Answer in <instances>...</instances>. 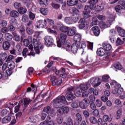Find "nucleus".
I'll use <instances>...</instances> for the list:
<instances>
[{
    "mask_svg": "<svg viewBox=\"0 0 125 125\" xmlns=\"http://www.w3.org/2000/svg\"><path fill=\"white\" fill-rule=\"evenodd\" d=\"M91 30L94 36H96V37H98V36H99V35L100 34V30L99 29V28H98V26H93Z\"/></svg>",
    "mask_w": 125,
    "mask_h": 125,
    "instance_id": "obj_16",
    "label": "nucleus"
},
{
    "mask_svg": "<svg viewBox=\"0 0 125 125\" xmlns=\"http://www.w3.org/2000/svg\"><path fill=\"white\" fill-rule=\"evenodd\" d=\"M103 120L104 122H109L110 123L112 122V119L111 117H109V116H108L107 115H105L103 116Z\"/></svg>",
    "mask_w": 125,
    "mask_h": 125,
    "instance_id": "obj_33",
    "label": "nucleus"
},
{
    "mask_svg": "<svg viewBox=\"0 0 125 125\" xmlns=\"http://www.w3.org/2000/svg\"><path fill=\"white\" fill-rule=\"evenodd\" d=\"M18 11L20 14H24V13H26L27 12V9L26 8H23V7H21L19 10Z\"/></svg>",
    "mask_w": 125,
    "mask_h": 125,
    "instance_id": "obj_41",
    "label": "nucleus"
},
{
    "mask_svg": "<svg viewBox=\"0 0 125 125\" xmlns=\"http://www.w3.org/2000/svg\"><path fill=\"white\" fill-rule=\"evenodd\" d=\"M22 6L21 3L19 2H16L14 3V7L15 9H18V10Z\"/></svg>",
    "mask_w": 125,
    "mask_h": 125,
    "instance_id": "obj_40",
    "label": "nucleus"
},
{
    "mask_svg": "<svg viewBox=\"0 0 125 125\" xmlns=\"http://www.w3.org/2000/svg\"><path fill=\"white\" fill-rule=\"evenodd\" d=\"M39 118L40 117H39V116H35L33 117H31L30 119L31 120L32 122H33V123H36L37 121H39Z\"/></svg>",
    "mask_w": 125,
    "mask_h": 125,
    "instance_id": "obj_47",
    "label": "nucleus"
},
{
    "mask_svg": "<svg viewBox=\"0 0 125 125\" xmlns=\"http://www.w3.org/2000/svg\"><path fill=\"white\" fill-rule=\"evenodd\" d=\"M76 119L78 122H82V115L80 113H77L76 114Z\"/></svg>",
    "mask_w": 125,
    "mask_h": 125,
    "instance_id": "obj_60",
    "label": "nucleus"
},
{
    "mask_svg": "<svg viewBox=\"0 0 125 125\" xmlns=\"http://www.w3.org/2000/svg\"><path fill=\"white\" fill-rule=\"evenodd\" d=\"M32 43L34 46L35 51L37 54H40L41 52V51H40V49H42V48H43V45L36 39L33 40Z\"/></svg>",
    "mask_w": 125,
    "mask_h": 125,
    "instance_id": "obj_5",
    "label": "nucleus"
},
{
    "mask_svg": "<svg viewBox=\"0 0 125 125\" xmlns=\"http://www.w3.org/2000/svg\"><path fill=\"white\" fill-rule=\"evenodd\" d=\"M66 99L68 101L73 100V99H75V96L73 93H67V95L66 96Z\"/></svg>",
    "mask_w": 125,
    "mask_h": 125,
    "instance_id": "obj_31",
    "label": "nucleus"
},
{
    "mask_svg": "<svg viewBox=\"0 0 125 125\" xmlns=\"http://www.w3.org/2000/svg\"><path fill=\"white\" fill-rule=\"evenodd\" d=\"M42 33V31H36L34 33V37L35 38H39L40 37V35Z\"/></svg>",
    "mask_w": 125,
    "mask_h": 125,
    "instance_id": "obj_63",
    "label": "nucleus"
},
{
    "mask_svg": "<svg viewBox=\"0 0 125 125\" xmlns=\"http://www.w3.org/2000/svg\"><path fill=\"white\" fill-rule=\"evenodd\" d=\"M122 9H124V8L121 7V5H117L115 7V10L116 12H120Z\"/></svg>",
    "mask_w": 125,
    "mask_h": 125,
    "instance_id": "obj_54",
    "label": "nucleus"
},
{
    "mask_svg": "<svg viewBox=\"0 0 125 125\" xmlns=\"http://www.w3.org/2000/svg\"><path fill=\"white\" fill-rule=\"evenodd\" d=\"M11 121V118L9 116H7L4 117L2 120V124H7V123H9Z\"/></svg>",
    "mask_w": 125,
    "mask_h": 125,
    "instance_id": "obj_29",
    "label": "nucleus"
},
{
    "mask_svg": "<svg viewBox=\"0 0 125 125\" xmlns=\"http://www.w3.org/2000/svg\"><path fill=\"white\" fill-rule=\"evenodd\" d=\"M97 54L99 56H103V55L106 54V51L104 48H100L99 49H98L97 51Z\"/></svg>",
    "mask_w": 125,
    "mask_h": 125,
    "instance_id": "obj_20",
    "label": "nucleus"
},
{
    "mask_svg": "<svg viewBox=\"0 0 125 125\" xmlns=\"http://www.w3.org/2000/svg\"><path fill=\"white\" fill-rule=\"evenodd\" d=\"M103 47L104 51H110L112 49V45L109 43H103Z\"/></svg>",
    "mask_w": 125,
    "mask_h": 125,
    "instance_id": "obj_18",
    "label": "nucleus"
},
{
    "mask_svg": "<svg viewBox=\"0 0 125 125\" xmlns=\"http://www.w3.org/2000/svg\"><path fill=\"white\" fill-rule=\"evenodd\" d=\"M57 27L62 33H67L69 29V27L64 25L61 22L57 23Z\"/></svg>",
    "mask_w": 125,
    "mask_h": 125,
    "instance_id": "obj_10",
    "label": "nucleus"
},
{
    "mask_svg": "<svg viewBox=\"0 0 125 125\" xmlns=\"http://www.w3.org/2000/svg\"><path fill=\"white\" fill-rule=\"evenodd\" d=\"M15 57L13 56L12 55H10L7 57L6 62H8L11 61V60H13Z\"/></svg>",
    "mask_w": 125,
    "mask_h": 125,
    "instance_id": "obj_56",
    "label": "nucleus"
},
{
    "mask_svg": "<svg viewBox=\"0 0 125 125\" xmlns=\"http://www.w3.org/2000/svg\"><path fill=\"white\" fill-rule=\"evenodd\" d=\"M31 103V101L30 99H28L27 98H24L23 99V105L24 107H28V105Z\"/></svg>",
    "mask_w": 125,
    "mask_h": 125,
    "instance_id": "obj_37",
    "label": "nucleus"
},
{
    "mask_svg": "<svg viewBox=\"0 0 125 125\" xmlns=\"http://www.w3.org/2000/svg\"><path fill=\"white\" fill-rule=\"evenodd\" d=\"M69 111H70L69 107L66 106L64 108L62 107L58 109L57 113L58 115L61 116V115H63V114H67V113H69Z\"/></svg>",
    "mask_w": 125,
    "mask_h": 125,
    "instance_id": "obj_12",
    "label": "nucleus"
},
{
    "mask_svg": "<svg viewBox=\"0 0 125 125\" xmlns=\"http://www.w3.org/2000/svg\"><path fill=\"white\" fill-rule=\"evenodd\" d=\"M67 35L66 34H61L59 36V41H57V45L58 47H63L66 49V51H69L70 49V45L65 43Z\"/></svg>",
    "mask_w": 125,
    "mask_h": 125,
    "instance_id": "obj_1",
    "label": "nucleus"
},
{
    "mask_svg": "<svg viewBox=\"0 0 125 125\" xmlns=\"http://www.w3.org/2000/svg\"><path fill=\"white\" fill-rule=\"evenodd\" d=\"M89 121L90 123L93 125H95L97 123V120H96V118L94 117H90Z\"/></svg>",
    "mask_w": 125,
    "mask_h": 125,
    "instance_id": "obj_42",
    "label": "nucleus"
},
{
    "mask_svg": "<svg viewBox=\"0 0 125 125\" xmlns=\"http://www.w3.org/2000/svg\"><path fill=\"white\" fill-rule=\"evenodd\" d=\"M122 110L119 109L117 111V115L116 116V119L117 120H119V119H120V118H121V116H122Z\"/></svg>",
    "mask_w": 125,
    "mask_h": 125,
    "instance_id": "obj_48",
    "label": "nucleus"
},
{
    "mask_svg": "<svg viewBox=\"0 0 125 125\" xmlns=\"http://www.w3.org/2000/svg\"><path fill=\"white\" fill-rule=\"evenodd\" d=\"M46 20H41L37 21L36 27L38 29H40V28H45V27H46Z\"/></svg>",
    "mask_w": 125,
    "mask_h": 125,
    "instance_id": "obj_11",
    "label": "nucleus"
},
{
    "mask_svg": "<svg viewBox=\"0 0 125 125\" xmlns=\"http://www.w3.org/2000/svg\"><path fill=\"white\" fill-rule=\"evenodd\" d=\"M76 31H77V28L75 27H72L71 28L68 27V29L66 32L67 36L69 37H73L76 34Z\"/></svg>",
    "mask_w": 125,
    "mask_h": 125,
    "instance_id": "obj_14",
    "label": "nucleus"
},
{
    "mask_svg": "<svg viewBox=\"0 0 125 125\" xmlns=\"http://www.w3.org/2000/svg\"><path fill=\"white\" fill-rule=\"evenodd\" d=\"M98 20L95 17L93 18L92 21L91 23V26H94V25H97V22Z\"/></svg>",
    "mask_w": 125,
    "mask_h": 125,
    "instance_id": "obj_51",
    "label": "nucleus"
},
{
    "mask_svg": "<svg viewBox=\"0 0 125 125\" xmlns=\"http://www.w3.org/2000/svg\"><path fill=\"white\" fill-rule=\"evenodd\" d=\"M29 17L31 20H34L35 19V15L33 13V12H29Z\"/></svg>",
    "mask_w": 125,
    "mask_h": 125,
    "instance_id": "obj_57",
    "label": "nucleus"
},
{
    "mask_svg": "<svg viewBox=\"0 0 125 125\" xmlns=\"http://www.w3.org/2000/svg\"><path fill=\"white\" fill-rule=\"evenodd\" d=\"M95 104L97 107H100L102 106V102L100 100H96Z\"/></svg>",
    "mask_w": 125,
    "mask_h": 125,
    "instance_id": "obj_52",
    "label": "nucleus"
},
{
    "mask_svg": "<svg viewBox=\"0 0 125 125\" xmlns=\"http://www.w3.org/2000/svg\"><path fill=\"white\" fill-rule=\"evenodd\" d=\"M19 30L20 31V33L21 34L22 36H25V28L22 26H20L19 27Z\"/></svg>",
    "mask_w": 125,
    "mask_h": 125,
    "instance_id": "obj_43",
    "label": "nucleus"
},
{
    "mask_svg": "<svg viewBox=\"0 0 125 125\" xmlns=\"http://www.w3.org/2000/svg\"><path fill=\"white\" fill-rule=\"evenodd\" d=\"M90 8L88 5H85L84 7V11H83V16L85 19L89 18L91 15H90Z\"/></svg>",
    "mask_w": 125,
    "mask_h": 125,
    "instance_id": "obj_7",
    "label": "nucleus"
},
{
    "mask_svg": "<svg viewBox=\"0 0 125 125\" xmlns=\"http://www.w3.org/2000/svg\"><path fill=\"white\" fill-rule=\"evenodd\" d=\"M7 25V21H6L3 20L0 21V25H1V27H6Z\"/></svg>",
    "mask_w": 125,
    "mask_h": 125,
    "instance_id": "obj_53",
    "label": "nucleus"
},
{
    "mask_svg": "<svg viewBox=\"0 0 125 125\" xmlns=\"http://www.w3.org/2000/svg\"><path fill=\"white\" fill-rule=\"evenodd\" d=\"M7 59V54L6 53H3L0 54V60L2 61H4Z\"/></svg>",
    "mask_w": 125,
    "mask_h": 125,
    "instance_id": "obj_34",
    "label": "nucleus"
},
{
    "mask_svg": "<svg viewBox=\"0 0 125 125\" xmlns=\"http://www.w3.org/2000/svg\"><path fill=\"white\" fill-rule=\"evenodd\" d=\"M85 47H86V44H85V42H82L81 44L74 43L72 44L71 46H70V50H71L72 53L75 54V53H77L78 49H83ZM70 50L67 51H70Z\"/></svg>",
    "mask_w": 125,
    "mask_h": 125,
    "instance_id": "obj_3",
    "label": "nucleus"
},
{
    "mask_svg": "<svg viewBox=\"0 0 125 125\" xmlns=\"http://www.w3.org/2000/svg\"><path fill=\"white\" fill-rule=\"evenodd\" d=\"M117 29L119 36L123 37H125V31L124 29H122L120 27H117Z\"/></svg>",
    "mask_w": 125,
    "mask_h": 125,
    "instance_id": "obj_25",
    "label": "nucleus"
},
{
    "mask_svg": "<svg viewBox=\"0 0 125 125\" xmlns=\"http://www.w3.org/2000/svg\"><path fill=\"white\" fill-rule=\"evenodd\" d=\"M83 114L86 119H87V118L89 117V113L86 110L83 111Z\"/></svg>",
    "mask_w": 125,
    "mask_h": 125,
    "instance_id": "obj_64",
    "label": "nucleus"
},
{
    "mask_svg": "<svg viewBox=\"0 0 125 125\" xmlns=\"http://www.w3.org/2000/svg\"><path fill=\"white\" fill-rule=\"evenodd\" d=\"M64 21L66 24H68V25H71V24H73L74 23V21H73V19L71 17H66L64 19Z\"/></svg>",
    "mask_w": 125,
    "mask_h": 125,
    "instance_id": "obj_24",
    "label": "nucleus"
},
{
    "mask_svg": "<svg viewBox=\"0 0 125 125\" xmlns=\"http://www.w3.org/2000/svg\"><path fill=\"white\" fill-rule=\"evenodd\" d=\"M51 112V108L50 106H46L43 109V112L46 113L47 114H50Z\"/></svg>",
    "mask_w": 125,
    "mask_h": 125,
    "instance_id": "obj_38",
    "label": "nucleus"
},
{
    "mask_svg": "<svg viewBox=\"0 0 125 125\" xmlns=\"http://www.w3.org/2000/svg\"><path fill=\"white\" fill-rule=\"evenodd\" d=\"M88 3L90 4L89 6H88L90 9L91 10L95 9L96 4L98 3V0H89Z\"/></svg>",
    "mask_w": 125,
    "mask_h": 125,
    "instance_id": "obj_13",
    "label": "nucleus"
},
{
    "mask_svg": "<svg viewBox=\"0 0 125 125\" xmlns=\"http://www.w3.org/2000/svg\"><path fill=\"white\" fill-rule=\"evenodd\" d=\"M13 39V36L10 33H6L5 34V39L6 41H8V42H10V41H12Z\"/></svg>",
    "mask_w": 125,
    "mask_h": 125,
    "instance_id": "obj_26",
    "label": "nucleus"
},
{
    "mask_svg": "<svg viewBox=\"0 0 125 125\" xmlns=\"http://www.w3.org/2000/svg\"><path fill=\"white\" fill-rule=\"evenodd\" d=\"M110 18L111 20H109L106 22V23L102 21L100 23L99 26L101 29H105L106 28H108L112 25V23H113V21H115V18H116V16L115 15L111 14L110 16Z\"/></svg>",
    "mask_w": 125,
    "mask_h": 125,
    "instance_id": "obj_4",
    "label": "nucleus"
},
{
    "mask_svg": "<svg viewBox=\"0 0 125 125\" xmlns=\"http://www.w3.org/2000/svg\"><path fill=\"white\" fill-rule=\"evenodd\" d=\"M26 32L28 35H33V33H34V30L27 27L26 29Z\"/></svg>",
    "mask_w": 125,
    "mask_h": 125,
    "instance_id": "obj_49",
    "label": "nucleus"
},
{
    "mask_svg": "<svg viewBox=\"0 0 125 125\" xmlns=\"http://www.w3.org/2000/svg\"><path fill=\"white\" fill-rule=\"evenodd\" d=\"M57 122L59 125H61L62 123H63V117H60L57 118Z\"/></svg>",
    "mask_w": 125,
    "mask_h": 125,
    "instance_id": "obj_61",
    "label": "nucleus"
},
{
    "mask_svg": "<svg viewBox=\"0 0 125 125\" xmlns=\"http://www.w3.org/2000/svg\"><path fill=\"white\" fill-rule=\"evenodd\" d=\"M7 65L8 69H10L11 70H13L15 68V62L13 61L8 62Z\"/></svg>",
    "mask_w": 125,
    "mask_h": 125,
    "instance_id": "obj_28",
    "label": "nucleus"
},
{
    "mask_svg": "<svg viewBox=\"0 0 125 125\" xmlns=\"http://www.w3.org/2000/svg\"><path fill=\"white\" fill-rule=\"evenodd\" d=\"M109 79H110V77L109 75H104L102 76L103 81L104 82V83H107L109 82Z\"/></svg>",
    "mask_w": 125,
    "mask_h": 125,
    "instance_id": "obj_44",
    "label": "nucleus"
},
{
    "mask_svg": "<svg viewBox=\"0 0 125 125\" xmlns=\"http://www.w3.org/2000/svg\"><path fill=\"white\" fill-rule=\"evenodd\" d=\"M22 21L26 23V22H28L29 21V17L27 15L24 14L22 17Z\"/></svg>",
    "mask_w": 125,
    "mask_h": 125,
    "instance_id": "obj_45",
    "label": "nucleus"
},
{
    "mask_svg": "<svg viewBox=\"0 0 125 125\" xmlns=\"http://www.w3.org/2000/svg\"><path fill=\"white\" fill-rule=\"evenodd\" d=\"M119 4H120V5H122V7L123 8V9L125 10V0H121L119 1Z\"/></svg>",
    "mask_w": 125,
    "mask_h": 125,
    "instance_id": "obj_62",
    "label": "nucleus"
},
{
    "mask_svg": "<svg viewBox=\"0 0 125 125\" xmlns=\"http://www.w3.org/2000/svg\"><path fill=\"white\" fill-rule=\"evenodd\" d=\"M2 47L4 50H8L10 48V43L8 41H5L3 42Z\"/></svg>",
    "mask_w": 125,
    "mask_h": 125,
    "instance_id": "obj_22",
    "label": "nucleus"
},
{
    "mask_svg": "<svg viewBox=\"0 0 125 125\" xmlns=\"http://www.w3.org/2000/svg\"><path fill=\"white\" fill-rule=\"evenodd\" d=\"M71 12L72 14H75L76 15H78L80 13V11L76 7H72L71 9Z\"/></svg>",
    "mask_w": 125,
    "mask_h": 125,
    "instance_id": "obj_35",
    "label": "nucleus"
},
{
    "mask_svg": "<svg viewBox=\"0 0 125 125\" xmlns=\"http://www.w3.org/2000/svg\"><path fill=\"white\" fill-rule=\"evenodd\" d=\"M51 5L53 8H55V9H58L59 8H60V5L57 3H52Z\"/></svg>",
    "mask_w": 125,
    "mask_h": 125,
    "instance_id": "obj_55",
    "label": "nucleus"
},
{
    "mask_svg": "<svg viewBox=\"0 0 125 125\" xmlns=\"http://www.w3.org/2000/svg\"><path fill=\"white\" fill-rule=\"evenodd\" d=\"M81 35L76 34L74 37V42H75V43H77V44L81 45V43L83 42H81Z\"/></svg>",
    "mask_w": 125,
    "mask_h": 125,
    "instance_id": "obj_17",
    "label": "nucleus"
},
{
    "mask_svg": "<svg viewBox=\"0 0 125 125\" xmlns=\"http://www.w3.org/2000/svg\"><path fill=\"white\" fill-rule=\"evenodd\" d=\"M99 81H100V78H92L90 80V83L92 84H95L94 86L95 87H96V86H98V85H100V84L101 83L98 82Z\"/></svg>",
    "mask_w": 125,
    "mask_h": 125,
    "instance_id": "obj_15",
    "label": "nucleus"
},
{
    "mask_svg": "<svg viewBox=\"0 0 125 125\" xmlns=\"http://www.w3.org/2000/svg\"><path fill=\"white\" fill-rule=\"evenodd\" d=\"M40 12L43 15H47V9L41 8L40 10Z\"/></svg>",
    "mask_w": 125,
    "mask_h": 125,
    "instance_id": "obj_50",
    "label": "nucleus"
},
{
    "mask_svg": "<svg viewBox=\"0 0 125 125\" xmlns=\"http://www.w3.org/2000/svg\"><path fill=\"white\" fill-rule=\"evenodd\" d=\"M10 16L11 17H13V18H16V17H18L19 16V13H18L17 11H12L10 12Z\"/></svg>",
    "mask_w": 125,
    "mask_h": 125,
    "instance_id": "obj_30",
    "label": "nucleus"
},
{
    "mask_svg": "<svg viewBox=\"0 0 125 125\" xmlns=\"http://www.w3.org/2000/svg\"><path fill=\"white\" fill-rule=\"evenodd\" d=\"M90 108L91 109V110H95L96 109V105H95V104L94 102H91L90 104Z\"/></svg>",
    "mask_w": 125,
    "mask_h": 125,
    "instance_id": "obj_58",
    "label": "nucleus"
},
{
    "mask_svg": "<svg viewBox=\"0 0 125 125\" xmlns=\"http://www.w3.org/2000/svg\"><path fill=\"white\" fill-rule=\"evenodd\" d=\"M89 100L87 98L84 99L82 102L79 103V106L81 109H86L88 105Z\"/></svg>",
    "mask_w": 125,
    "mask_h": 125,
    "instance_id": "obj_8",
    "label": "nucleus"
},
{
    "mask_svg": "<svg viewBox=\"0 0 125 125\" xmlns=\"http://www.w3.org/2000/svg\"><path fill=\"white\" fill-rule=\"evenodd\" d=\"M79 2V0H68L67 4L68 6H74Z\"/></svg>",
    "mask_w": 125,
    "mask_h": 125,
    "instance_id": "obj_21",
    "label": "nucleus"
},
{
    "mask_svg": "<svg viewBox=\"0 0 125 125\" xmlns=\"http://www.w3.org/2000/svg\"><path fill=\"white\" fill-rule=\"evenodd\" d=\"M45 44L47 46H50L53 44V38L51 36H47L44 38Z\"/></svg>",
    "mask_w": 125,
    "mask_h": 125,
    "instance_id": "obj_9",
    "label": "nucleus"
},
{
    "mask_svg": "<svg viewBox=\"0 0 125 125\" xmlns=\"http://www.w3.org/2000/svg\"><path fill=\"white\" fill-rule=\"evenodd\" d=\"M74 94L76 97H80L81 95H82V93H83V91L82 89L80 88V87H78L76 89L74 90Z\"/></svg>",
    "mask_w": 125,
    "mask_h": 125,
    "instance_id": "obj_19",
    "label": "nucleus"
},
{
    "mask_svg": "<svg viewBox=\"0 0 125 125\" xmlns=\"http://www.w3.org/2000/svg\"><path fill=\"white\" fill-rule=\"evenodd\" d=\"M116 43V45H121L124 43V41H123L120 38H118Z\"/></svg>",
    "mask_w": 125,
    "mask_h": 125,
    "instance_id": "obj_46",
    "label": "nucleus"
},
{
    "mask_svg": "<svg viewBox=\"0 0 125 125\" xmlns=\"http://www.w3.org/2000/svg\"><path fill=\"white\" fill-rule=\"evenodd\" d=\"M66 123L67 124V125H74L73 124V121L72 120V118L71 117H69L67 119Z\"/></svg>",
    "mask_w": 125,
    "mask_h": 125,
    "instance_id": "obj_59",
    "label": "nucleus"
},
{
    "mask_svg": "<svg viewBox=\"0 0 125 125\" xmlns=\"http://www.w3.org/2000/svg\"><path fill=\"white\" fill-rule=\"evenodd\" d=\"M53 85H59L62 83V78H56L55 76H53L51 79Z\"/></svg>",
    "mask_w": 125,
    "mask_h": 125,
    "instance_id": "obj_6",
    "label": "nucleus"
},
{
    "mask_svg": "<svg viewBox=\"0 0 125 125\" xmlns=\"http://www.w3.org/2000/svg\"><path fill=\"white\" fill-rule=\"evenodd\" d=\"M67 104L66 98L64 96H59L53 100V106L56 109L63 108Z\"/></svg>",
    "mask_w": 125,
    "mask_h": 125,
    "instance_id": "obj_2",
    "label": "nucleus"
},
{
    "mask_svg": "<svg viewBox=\"0 0 125 125\" xmlns=\"http://www.w3.org/2000/svg\"><path fill=\"white\" fill-rule=\"evenodd\" d=\"M14 38L15 39V41L16 42H20L21 41V37H20V36H19L16 32L14 31L12 32Z\"/></svg>",
    "mask_w": 125,
    "mask_h": 125,
    "instance_id": "obj_27",
    "label": "nucleus"
},
{
    "mask_svg": "<svg viewBox=\"0 0 125 125\" xmlns=\"http://www.w3.org/2000/svg\"><path fill=\"white\" fill-rule=\"evenodd\" d=\"M40 125H54V122L52 120L48 121L45 120L44 121L41 122Z\"/></svg>",
    "mask_w": 125,
    "mask_h": 125,
    "instance_id": "obj_23",
    "label": "nucleus"
},
{
    "mask_svg": "<svg viewBox=\"0 0 125 125\" xmlns=\"http://www.w3.org/2000/svg\"><path fill=\"white\" fill-rule=\"evenodd\" d=\"M88 86H89V84H81L80 85L79 88L80 89H82V91H83V90H87L88 88Z\"/></svg>",
    "mask_w": 125,
    "mask_h": 125,
    "instance_id": "obj_32",
    "label": "nucleus"
},
{
    "mask_svg": "<svg viewBox=\"0 0 125 125\" xmlns=\"http://www.w3.org/2000/svg\"><path fill=\"white\" fill-rule=\"evenodd\" d=\"M114 67L115 69H117V70H122V65L119 62H115L114 64Z\"/></svg>",
    "mask_w": 125,
    "mask_h": 125,
    "instance_id": "obj_36",
    "label": "nucleus"
},
{
    "mask_svg": "<svg viewBox=\"0 0 125 125\" xmlns=\"http://www.w3.org/2000/svg\"><path fill=\"white\" fill-rule=\"evenodd\" d=\"M79 105H80V102H79V101H76L72 103L71 107H72V108H78Z\"/></svg>",
    "mask_w": 125,
    "mask_h": 125,
    "instance_id": "obj_39",
    "label": "nucleus"
}]
</instances>
